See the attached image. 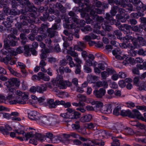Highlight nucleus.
<instances>
[{"instance_id":"nucleus-1","label":"nucleus","mask_w":146,"mask_h":146,"mask_svg":"<svg viewBox=\"0 0 146 146\" xmlns=\"http://www.w3.org/2000/svg\"><path fill=\"white\" fill-rule=\"evenodd\" d=\"M89 15L87 13L85 17H84L86 19L88 24H90L92 21V19H90L91 17L93 19L96 20L97 23L95 24L94 28L96 29L97 31H94V32L97 34H100V31L98 30L100 29L101 28V23L103 22L104 19L101 17H99L97 14H101L102 11V10L98 8L93 9L90 11Z\"/></svg>"},{"instance_id":"nucleus-2","label":"nucleus","mask_w":146,"mask_h":146,"mask_svg":"<svg viewBox=\"0 0 146 146\" xmlns=\"http://www.w3.org/2000/svg\"><path fill=\"white\" fill-rule=\"evenodd\" d=\"M105 19L109 21V22L107 23L105 22L104 24H102V27L104 30L107 31H110L111 29V27L108 25L114 24L118 27L120 30L123 31L124 34H128L127 32L124 30V24L123 25H120V23L118 21L117 22L115 20L113 19V18L112 16H110V15L109 13L106 14Z\"/></svg>"},{"instance_id":"nucleus-3","label":"nucleus","mask_w":146,"mask_h":146,"mask_svg":"<svg viewBox=\"0 0 146 146\" xmlns=\"http://www.w3.org/2000/svg\"><path fill=\"white\" fill-rule=\"evenodd\" d=\"M4 84L8 88L9 93L7 98L9 100H11L15 97V89L12 87L14 86L19 87L20 85V81L16 78H11L8 81L6 82Z\"/></svg>"},{"instance_id":"nucleus-4","label":"nucleus","mask_w":146,"mask_h":146,"mask_svg":"<svg viewBox=\"0 0 146 146\" xmlns=\"http://www.w3.org/2000/svg\"><path fill=\"white\" fill-rule=\"evenodd\" d=\"M129 124L132 126H136L138 129L134 132L137 136H145L144 138L138 139L139 141L143 143H146V129L145 126L143 124L139 123L137 121H131L129 122Z\"/></svg>"},{"instance_id":"nucleus-5","label":"nucleus","mask_w":146,"mask_h":146,"mask_svg":"<svg viewBox=\"0 0 146 146\" xmlns=\"http://www.w3.org/2000/svg\"><path fill=\"white\" fill-rule=\"evenodd\" d=\"M69 15L72 17H66L64 21L65 23L64 24V28L68 29H75V32H78L80 30V27L78 26H76L75 23H73L70 25L69 23H71V20H72L73 21L77 24L79 23V19L78 17H74L75 13L72 11H70L68 13Z\"/></svg>"},{"instance_id":"nucleus-6","label":"nucleus","mask_w":146,"mask_h":146,"mask_svg":"<svg viewBox=\"0 0 146 146\" xmlns=\"http://www.w3.org/2000/svg\"><path fill=\"white\" fill-rule=\"evenodd\" d=\"M16 1H19L20 3L23 5L22 7L23 9L21 10V13L25 14V13L28 12H35L37 10L34 6L31 5V3L28 0H13L12 1L13 7H15L17 5V2Z\"/></svg>"},{"instance_id":"nucleus-7","label":"nucleus","mask_w":146,"mask_h":146,"mask_svg":"<svg viewBox=\"0 0 146 146\" xmlns=\"http://www.w3.org/2000/svg\"><path fill=\"white\" fill-rule=\"evenodd\" d=\"M74 2L78 4L80 7H84L85 5V8L83 7L79 9V11L81 13V15L82 17H85L86 14L93 9L94 6L89 3V0H74Z\"/></svg>"},{"instance_id":"nucleus-8","label":"nucleus","mask_w":146,"mask_h":146,"mask_svg":"<svg viewBox=\"0 0 146 146\" xmlns=\"http://www.w3.org/2000/svg\"><path fill=\"white\" fill-rule=\"evenodd\" d=\"M15 132L16 133H17L19 135L22 134L24 138H25L27 140L28 139L31 138L29 140V142L30 143H32L35 145H37V140L40 141L38 139H36V134H39L38 133H36L35 131H31L30 132L25 133L24 131H19V130H15Z\"/></svg>"},{"instance_id":"nucleus-9","label":"nucleus","mask_w":146,"mask_h":146,"mask_svg":"<svg viewBox=\"0 0 146 146\" xmlns=\"http://www.w3.org/2000/svg\"><path fill=\"white\" fill-rule=\"evenodd\" d=\"M114 34L117 36V38L120 39L121 40H123L124 42L127 43L129 40H131L133 43L134 46H132L131 45H129V47L131 48H135L136 47L137 43L136 42L135 38H133V37L129 35H127L124 37H121L122 35V33L120 31L118 30H117L114 31Z\"/></svg>"},{"instance_id":"nucleus-10","label":"nucleus","mask_w":146,"mask_h":146,"mask_svg":"<svg viewBox=\"0 0 146 146\" xmlns=\"http://www.w3.org/2000/svg\"><path fill=\"white\" fill-rule=\"evenodd\" d=\"M53 134L50 133H46V136L41 134H36V137L37 139L40 142L44 141L46 140V141L49 143H57V140H55L57 138V137H53Z\"/></svg>"},{"instance_id":"nucleus-11","label":"nucleus","mask_w":146,"mask_h":146,"mask_svg":"<svg viewBox=\"0 0 146 146\" xmlns=\"http://www.w3.org/2000/svg\"><path fill=\"white\" fill-rule=\"evenodd\" d=\"M52 82L53 85L59 87L60 89L66 88L67 86L65 84V81H64L62 77L61 76H58L55 80L52 81Z\"/></svg>"},{"instance_id":"nucleus-12","label":"nucleus","mask_w":146,"mask_h":146,"mask_svg":"<svg viewBox=\"0 0 146 146\" xmlns=\"http://www.w3.org/2000/svg\"><path fill=\"white\" fill-rule=\"evenodd\" d=\"M27 15L28 18L24 15H22L20 16L21 19H24L25 20L22 23V25H28V23L32 24L35 22V20L36 18L34 14L32 13H29L27 14Z\"/></svg>"},{"instance_id":"nucleus-13","label":"nucleus","mask_w":146,"mask_h":146,"mask_svg":"<svg viewBox=\"0 0 146 146\" xmlns=\"http://www.w3.org/2000/svg\"><path fill=\"white\" fill-rule=\"evenodd\" d=\"M8 40H4V44L3 48L1 50V53L5 55L13 56L12 52H13V48L9 47V44L7 43Z\"/></svg>"},{"instance_id":"nucleus-14","label":"nucleus","mask_w":146,"mask_h":146,"mask_svg":"<svg viewBox=\"0 0 146 146\" xmlns=\"http://www.w3.org/2000/svg\"><path fill=\"white\" fill-rule=\"evenodd\" d=\"M67 53L72 56L74 57V60L78 64V65H80V64L82 63L81 60L78 57V54L73 50L72 47H69V49L67 50Z\"/></svg>"},{"instance_id":"nucleus-15","label":"nucleus","mask_w":146,"mask_h":146,"mask_svg":"<svg viewBox=\"0 0 146 146\" xmlns=\"http://www.w3.org/2000/svg\"><path fill=\"white\" fill-rule=\"evenodd\" d=\"M129 1L132 3L136 7L137 10H140L142 8L143 11L146 9V6L144 5L140 1L138 0H129Z\"/></svg>"},{"instance_id":"nucleus-16","label":"nucleus","mask_w":146,"mask_h":146,"mask_svg":"<svg viewBox=\"0 0 146 146\" xmlns=\"http://www.w3.org/2000/svg\"><path fill=\"white\" fill-rule=\"evenodd\" d=\"M129 117L139 118L143 121L145 120V118L142 116L140 113L136 109L133 110L132 111H130Z\"/></svg>"},{"instance_id":"nucleus-17","label":"nucleus","mask_w":146,"mask_h":146,"mask_svg":"<svg viewBox=\"0 0 146 146\" xmlns=\"http://www.w3.org/2000/svg\"><path fill=\"white\" fill-rule=\"evenodd\" d=\"M29 99V93L26 94L21 98L20 97L16 98L14 100L15 104L16 103L19 104H25L27 103Z\"/></svg>"},{"instance_id":"nucleus-18","label":"nucleus","mask_w":146,"mask_h":146,"mask_svg":"<svg viewBox=\"0 0 146 146\" xmlns=\"http://www.w3.org/2000/svg\"><path fill=\"white\" fill-rule=\"evenodd\" d=\"M106 93L105 90L103 88H100L99 90H95L93 91V94L96 97L98 98H102L105 95Z\"/></svg>"},{"instance_id":"nucleus-19","label":"nucleus","mask_w":146,"mask_h":146,"mask_svg":"<svg viewBox=\"0 0 146 146\" xmlns=\"http://www.w3.org/2000/svg\"><path fill=\"white\" fill-rule=\"evenodd\" d=\"M39 116L38 117V119L37 120V122L39 123H42L46 125H50V123L48 119L46 116L43 115L39 113Z\"/></svg>"},{"instance_id":"nucleus-20","label":"nucleus","mask_w":146,"mask_h":146,"mask_svg":"<svg viewBox=\"0 0 146 146\" xmlns=\"http://www.w3.org/2000/svg\"><path fill=\"white\" fill-rule=\"evenodd\" d=\"M122 60H124L123 64L125 66H128L129 64H132L135 62L133 58H129L126 55H123Z\"/></svg>"},{"instance_id":"nucleus-21","label":"nucleus","mask_w":146,"mask_h":146,"mask_svg":"<svg viewBox=\"0 0 146 146\" xmlns=\"http://www.w3.org/2000/svg\"><path fill=\"white\" fill-rule=\"evenodd\" d=\"M39 113L36 111H31L28 114V118L31 120H35L37 121L39 116Z\"/></svg>"},{"instance_id":"nucleus-22","label":"nucleus","mask_w":146,"mask_h":146,"mask_svg":"<svg viewBox=\"0 0 146 146\" xmlns=\"http://www.w3.org/2000/svg\"><path fill=\"white\" fill-rule=\"evenodd\" d=\"M112 53L115 56L116 58L120 60H122L123 55L121 54V50L119 48H117L113 50L112 51Z\"/></svg>"},{"instance_id":"nucleus-23","label":"nucleus","mask_w":146,"mask_h":146,"mask_svg":"<svg viewBox=\"0 0 146 146\" xmlns=\"http://www.w3.org/2000/svg\"><path fill=\"white\" fill-rule=\"evenodd\" d=\"M135 38L136 40V42L137 43V45L136 48L138 47L139 46H143L146 45V41L141 36H138L137 38H136L133 37Z\"/></svg>"},{"instance_id":"nucleus-24","label":"nucleus","mask_w":146,"mask_h":146,"mask_svg":"<svg viewBox=\"0 0 146 146\" xmlns=\"http://www.w3.org/2000/svg\"><path fill=\"white\" fill-rule=\"evenodd\" d=\"M43 16V17H41L40 18V20L43 21H45L47 19H48L49 21H51L55 18L54 16L53 15H52L51 17H49V14L47 12L44 13Z\"/></svg>"},{"instance_id":"nucleus-25","label":"nucleus","mask_w":146,"mask_h":146,"mask_svg":"<svg viewBox=\"0 0 146 146\" xmlns=\"http://www.w3.org/2000/svg\"><path fill=\"white\" fill-rule=\"evenodd\" d=\"M92 144L89 143H84L83 144V146H95L94 145H93V144H94L96 145L103 146L104 145V142L98 140L93 141L92 142Z\"/></svg>"},{"instance_id":"nucleus-26","label":"nucleus","mask_w":146,"mask_h":146,"mask_svg":"<svg viewBox=\"0 0 146 146\" xmlns=\"http://www.w3.org/2000/svg\"><path fill=\"white\" fill-rule=\"evenodd\" d=\"M41 51V52L40 55L41 59L45 60L47 57L46 53L50 52V49L44 48L42 49Z\"/></svg>"},{"instance_id":"nucleus-27","label":"nucleus","mask_w":146,"mask_h":146,"mask_svg":"<svg viewBox=\"0 0 146 146\" xmlns=\"http://www.w3.org/2000/svg\"><path fill=\"white\" fill-rule=\"evenodd\" d=\"M13 22L12 17L10 16H9L7 18L6 21L3 22V24L4 25L6 28H9L11 27V24Z\"/></svg>"},{"instance_id":"nucleus-28","label":"nucleus","mask_w":146,"mask_h":146,"mask_svg":"<svg viewBox=\"0 0 146 146\" xmlns=\"http://www.w3.org/2000/svg\"><path fill=\"white\" fill-rule=\"evenodd\" d=\"M78 45H75L74 46L75 49L79 51H82L84 48L86 47V44L81 42L78 43Z\"/></svg>"},{"instance_id":"nucleus-29","label":"nucleus","mask_w":146,"mask_h":146,"mask_svg":"<svg viewBox=\"0 0 146 146\" xmlns=\"http://www.w3.org/2000/svg\"><path fill=\"white\" fill-rule=\"evenodd\" d=\"M92 118V115L90 114L85 115L82 117L80 119V121L82 122H86L90 121Z\"/></svg>"},{"instance_id":"nucleus-30","label":"nucleus","mask_w":146,"mask_h":146,"mask_svg":"<svg viewBox=\"0 0 146 146\" xmlns=\"http://www.w3.org/2000/svg\"><path fill=\"white\" fill-rule=\"evenodd\" d=\"M102 111L104 113L109 114L111 113L112 111L111 105L109 104L106 105L102 108Z\"/></svg>"},{"instance_id":"nucleus-31","label":"nucleus","mask_w":146,"mask_h":146,"mask_svg":"<svg viewBox=\"0 0 146 146\" xmlns=\"http://www.w3.org/2000/svg\"><path fill=\"white\" fill-rule=\"evenodd\" d=\"M125 128V126L123 125L119 124L117 126L116 129H113V132L116 133L121 132L122 131H124Z\"/></svg>"},{"instance_id":"nucleus-32","label":"nucleus","mask_w":146,"mask_h":146,"mask_svg":"<svg viewBox=\"0 0 146 146\" xmlns=\"http://www.w3.org/2000/svg\"><path fill=\"white\" fill-rule=\"evenodd\" d=\"M132 43H133L132 42ZM127 43V46H128V47L129 48L131 49L130 50H129V51L128 53H129V55L132 56H135L137 54V52L136 51L134 50L133 49L135 48H130L129 47V45H131H131L132 46H134V45L133 43V46L132 45V44H128V43Z\"/></svg>"},{"instance_id":"nucleus-33","label":"nucleus","mask_w":146,"mask_h":146,"mask_svg":"<svg viewBox=\"0 0 146 146\" xmlns=\"http://www.w3.org/2000/svg\"><path fill=\"white\" fill-rule=\"evenodd\" d=\"M23 52V48L22 47L19 46L17 48L16 51H15L14 49L13 48V52H12V54H13V56H15L17 55V54H19L22 53Z\"/></svg>"},{"instance_id":"nucleus-34","label":"nucleus","mask_w":146,"mask_h":146,"mask_svg":"<svg viewBox=\"0 0 146 146\" xmlns=\"http://www.w3.org/2000/svg\"><path fill=\"white\" fill-rule=\"evenodd\" d=\"M52 5L50 4V8L48 10L49 13L50 14H54L55 15L57 16H58L59 15V12L58 10H56L54 11V7H53Z\"/></svg>"},{"instance_id":"nucleus-35","label":"nucleus","mask_w":146,"mask_h":146,"mask_svg":"<svg viewBox=\"0 0 146 146\" xmlns=\"http://www.w3.org/2000/svg\"><path fill=\"white\" fill-rule=\"evenodd\" d=\"M118 9V7L116 6H113L111 8V11H110V14L111 16L110 15V16H112L113 17V16H114L117 13V10Z\"/></svg>"},{"instance_id":"nucleus-36","label":"nucleus","mask_w":146,"mask_h":146,"mask_svg":"<svg viewBox=\"0 0 146 146\" xmlns=\"http://www.w3.org/2000/svg\"><path fill=\"white\" fill-rule=\"evenodd\" d=\"M47 32L48 33V36L50 38H52L54 36L56 31H54L51 28H50L47 29Z\"/></svg>"},{"instance_id":"nucleus-37","label":"nucleus","mask_w":146,"mask_h":146,"mask_svg":"<svg viewBox=\"0 0 146 146\" xmlns=\"http://www.w3.org/2000/svg\"><path fill=\"white\" fill-rule=\"evenodd\" d=\"M45 85L42 84L39 86L37 87V92L40 93H42L43 92L46 91V88H45L44 86Z\"/></svg>"},{"instance_id":"nucleus-38","label":"nucleus","mask_w":146,"mask_h":146,"mask_svg":"<svg viewBox=\"0 0 146 146\" xmlns=\"http://www.w3.org/2000/svg\"><path fill=\"white\" fill-rule=\"evenodd\" d=\"M56 7L59 9L62 12L64 13L66 12V9L60 3H57L56 5Z\"/></svg>"},{"instance_id":"nucleus-39","label":"nucleus","mask_w":146,"mask_h":146,"mask_svg":"<svg viewBox=\"0 0 146 146\" xmlns=\"http://www.w3.org/2000/svg\"><path fill=\"white\" fill-rule=\"evenodd\" d=\"M121 108L120 106H117L115 108L113 111V114L116 115H120V111L121 110Z\"/></svg>"},{"instance_id":"nucleus-40","label":"nucleus","mask_w":146,"mask_h":146,"mask_svg":"<svg viewBox=\"0 0 146 146\" xmlns=\"http://www.w3.org/2000/svg\"><path fill=\"white\" fill-rule=\"evenodd\" d=\"M97 126V125L95 123H89L86 124V127L88 129H93Z\"/></svg>"},{"instance_id":"nucleus-41","label":"nucleus","mask_w":146,"mask_h":146,"mask_svg":"<svg viewBox=\"0 0 146 146\" xmlns=\"http://www.w3.org/2000/svg\"><path fill=\"white\" fill-rule=\"evenodd\" d=\"M8 40V41L7 42L9 44V47H10V46H14L16 45L17 44V41H15L13 40H10L7 39H5L4 40Z\"/></svg>"},{"instance_id":"nucleus-42","label":"nucleus","mask_w":146,"mask_h":146,"mask_svg":"<svg viewBox=\"0 0 146 146\" xmlns=\"http://www.w3.org/2000/svg\"><path fill=\"white\" fill-rule=\"evenodd\" d=\"M130 110H121L120 115L123 116H127L129 117Z\"/></svg>"},{"instance_id":"nucleus-43","label":"nucleus","mask_w":146,"mask_h":146,"mask_svg":"<svg viewBox=\"0 0 146 146\" xmlns=\"http://www.w3.org/2000/svg\"><path fill=\"white\" fill-rule=\"evenodd\" d=\"M77 97L79 102H85L86 101V97L84 96L81 94H78L77 95Z\"/></svg>"},{"instance_id":"nucleus-44","label":"nucleus","mask_w":146,"mask_h":146,"mask_svg":"<svg viewBox=\"0 0 146 146\" xmlns=\"http://www.w3.org/2000/svg\"><path fill=\"white\" fill-rule=\"evenodd\" d=\"M124 131L127 135H132L134 133L132 130L131 128L127 127H125Z\"/></svg>"},{"instance_id":"nucleus-45","label":"nucleus","mask_w":146,"mask_h":146,"mask_svg":"<svg viewBox=\"0 0 146 146\" xmlns=\"http://www.w3.org/2000/svg\"><path fill=\"white\" fill-rule=\"evenodd\" d=\"M47 102L49 108H56V105L54 104V100L53 99H48L47 101Z\"/></svg>"},{"instance_id":"nucleus-46","label":"nucleus","mask_w":146,"mask_h":146,"mask_svg":"<svg viewBox=\"0 0 146 146\" xmlns=\"http://www.w3.org/2000/svg\"><path fill=\"white\" fill-rule=\"evenodd\" d=\"M15 92V94L17 96L19 97H22L25 94H28V92H22L19 90H17Z\"/></svg>"},{"instance_id":"nucleus-47","label":"nucleus","mask_w":146,"mask_h":146,"mask_svg":"<svg viewBox=\"0 0 146 146\" xmlns=\"http://www.w3.org/2000/svg\"><path fill=\"white\" fill-rule=\"evenodd\" d=\"M131 29L135 32H140L141 31H142V29L140 27L139 25H137L132 27Z\"/></svg>"},{"instance_id":"nucleus-48","label":"nucleus","mask_w":146,"mask_h":146,"mask_svg":"<svg viewBox=\"0 0 146 146\" xmlns=\"http://www.w3.org/2000/svg\"><path fill=\"white\" fill-rule=\"evenodd\" d=\"M86 64L87 65L89 66H95L97 64V62L95 61L93 62L90 60H87L86 61Z\"/></svg>"},{"instance_id":"nucleus-49","label":"nucleus","mask_w":146,"mask_h":146,"mask_svg":"<svg viewBox=\"0 0 146 146\" xmlns=\"http://www.w3.org/2000/svg\"><path fill=\"white\" fill-rule=\"evenodd\" d=\"M102 5H103L104 7L105 8H107L108 7V4H106L105 5H104V3H103L102 4L101 2L100 1L97 2L95 4L96 6L97 7H100Z\"/></svg>"},{"instance_id":"nucleus-50","label":"nucleus","mask_w":146,"mask_h":146,"mask_svg":"<svg viewBox=\"0 0 146 146\" xmlns=\"http://www.w3.org/2000/svg\"><path fill=\"white\" fill-rule=\"evenodd\" d=\"M117 2L118 3H120L121 7H124L127 5L126 3L128 2V0H119V1H117Z\"/></svg>"},{"instance_id":"nucleus-51","label":"nucleus","mask_w":146,"mask_h":146,"mask_svg":"<svg viewBox=\"0 0 146 146\" xmlns=\"http://www.w3.org/2000/svg\"><path fill=\"white\" fill-rule=\"evenodd\" d=\"M116 18L118 20H120L121 22L124 23L126 21V19L124 18L120 15H117L116 16Z\"/></svg>"},{"instance_id":"nucleus-52","label":"nucleus","mask_w":146,"mask_h":146,"mask_svg":"<svg viewBox=\"0 0 146 146\" xmlns=\"http://www.w3.org/2000/svg\"><path fill=\"white\" fill-rule=\"evenodd\" d=\"M20 12L16 9H11L10 10V14L11 15H19L20 14Z\"/></svg>"},{"instance_id":"nucleus-53","label":"nucleus","mask_w":146,"mask_h":146,"mask_svg":"<svg viewBox=\"0 0 146 146\" xmlns=\"http://www.w3.org/2000/svg\"><path fill=\"white\" fill-rule=\"evenodd\" d=\"M127 7L125 9V12H129L130 13L131 11L133 10V5H132L130 4L127 5L125 7Z\"/></svg>"},{"instance_id":"nucleus-54","label":"nucleus","mask_w":146,"mask_h":146,"mask_svg":"<svg viewBox=\"0 0 146 146\" xmlns=\"http://www.w3.org/2000/svg\"><path fill=\"white\" fill-rule=\"evenodd\" d=\"M20 37L23 40L21 41L22 43L23 44H25L26 42V37L25 35L23 33H21L20 35Z\"/></svg>"},{"instance_id":"nucleus-55","label":"nucleus","mask_w":146,"mask_h":146,"mask_svg":"<svg viewBox=\"0 0 146 146\" xmlns=\"http://www.w3.org/2000/svg\"><path fill=\"white\" fill-rule=\"evenodd\" d=\"M72 104L73 106L76 107H83L85 105V104L84 103L81 102H79L78 103L73 102L72 103Z\"/></svg>"},{"instance_id":"nucleus-56","label":"nucleus","mask_w":146,"mask_h":146,"mask_svg":"<svg viewBox=\"0 0 146 146\" xmlns=\"http://www.w3.org/2000/svg\"><path fill=\"white\" fill-rule=\"evenodd\" d=\"M80 115V113L77 111H74L72 116H71V118H76L79 117Z\"/></svg>"},{"instance_id":"nucleus-57","label":"nucleus","mask_w":146,"mask_h":146,"mask_svg":"<svg viewBox=\"0 0 146 146\" xmlns=\"http://www.w3.org/2000/svg\"><path fill=\"white\" fill-rule=\"evenodd\" d=\"M79 121H76L75 124H72V129L76 130H78L80 128V125L78 124Z\"/></svg>"},{"instance_id":"nucleus-58","label":"nucleus","mask_w":146,"mask_h":146,"mask_svg":"<svg viewBox=\"0 0 146 146\" xmlns=\"http://www.w3.org/2000/svg\"><path fill=\"white\" fill-rule=\"evenodd\" d=\"M101 77L103 79H105L109 75L106 71H104L101 73Z\"/></svg>"},{"instance_id":"nucleus-59","label":"nucleus","mask_w":146,"mask_h":146,"mask_svg":"<svg viewBox=\"0 0 146 146\" xmlns=\"http://www.w3.org/2000/svg\"><path fill=\"white\" fill-rule=\"evenodd\" d=\"M125 104L127 107L131 108H133L135 106V104L131 102H127Z\"/></svg>"},{"instance_id":"nucleus-60","label":"nucleus","mask_w":146,"mask_h":146,"mask_svg":"<svg viewBox=\"0 0 146 146\" xmlns=\"http://www.w3.org/2000/svg\"><path fill=\"white\" fill-rule=\"evenodd\" d=\"M136 108L143 112L146 111V106H136Z\"/></svg>"},{"instance_id":"nucleus-61","label":"nucleus","mask_w":146,"mask_h":146,"mask_svg":"<svg viewBox=\"0 0 146 146\" xmlns=\"http://www.w3.org/2000/svg\"><path fill=\"white\" fill-rule=\"evenodd\" d=\"M124 26L125 28L127 31H126L127 32V33L128 34V33H129V34H132V33L131 32H130L129 31L130 29H131L132 27H131L130 25L127 24H124Z\"/></svg>"},{"instance_id":"nucleus-62","label":"nucleus","mask_w":146,"mask_h":146,"mask_svg":"<svg viewBox=\"0 0 146 146\" xmlns=\"http://www.w3.org/2000/svg\"><path fill=\"white\" fill-rule=\"evenodd\" d=\"M109 85L111 88L115 89L117 88L118 87L117 84L114 82H111Z\"/></svg>"},{"instance_id":"nucleus-63","label":"nucleus","mask_w":146,"mask_h":146,"mask_svg":"<svg viewBox=\"0 0 146 146\" xmlns=\"http://www.w3.org/2000/svg\"><path fill=\"white\" fill-rule=\"evenodd\" d=\"M90 35L91 36V39L94 40L97 39V40H99L100 38V36L99 35L97 36L93 33L90 34Z\"/></svg>"},{"instance_id":"nucleus-64","label":"nucleus","mask_w":146,"mask_h":146,"mask_svg":"<svg viewBox=\"0 0 146 146\" xmlns=\"http://www.w3.org/2000/svg\"><path fill=\"white\" fill-rule=\"evenodd\" d=\"M17 61L16 59L15 58H12L11 57H9V63L11 65L14 64Z\"/></svg>"}]
</instances>
